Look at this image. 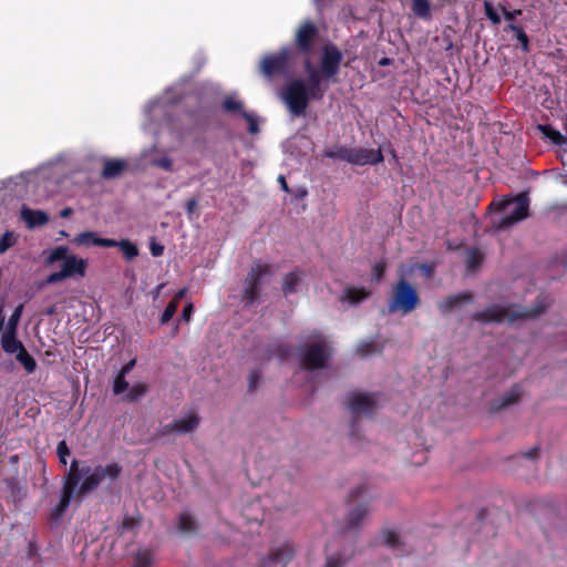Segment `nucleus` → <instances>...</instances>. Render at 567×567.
I'll use <instances>...</instances> for the list:
<instances>
[{
  "label": "nucleus",
  "instance_id": "f257e3e1",
  "mask_svg": "<svg viewBox=\"0 0 567 567\" xmlns=\"http://www.w3.org/2000/svg\"><path fill=\"white\" fill-rule=\"evenodd\" d=\"M121 473L122 467L115 462L106 465H96L94 467L89 465L80 467V462L73 460L63 482L61 498L52 508L51 517L53 519L61 518L73 498L81 499L89 495L97 489L104 480L115 482Z\"/></svg>",
  "mask_w": 567,
  "mask_h": 567
},
{
  "label": "nucleus",
  "instance_id": "f03ea898",
  "mask_svg": "<svg viewBox=\"0 0 567 567\" xmlns=\"http://www.w3.org/2000/svg\"><path fill=\"white\" fill-rule=\"evenodd\" d=\"M342 60L343 54L336 44L328 43L323 45L319 71L310 72L306 83L311 100H322L327 90V86H322V81L332 80L338 75Z\"/></svg>",
  "mask_w": 567,
  "mask_h": 567
},
{
  "label": "nucleus",
  "instance_id": "7ed1b4c3",
  "mask_svg": "<svg viewBox=\"0 0 567 567\" xmlns=\"http://www.w3.org/2000/svg\"><path fill=\"white\" fill-rule=\"evenodd\" d=\"M545 312V306L537 303L533 308H516V307H503L499 305H492L485 310L476 311L472 315V319L477 322L488 323H502L507 321L513 323L518 319H535Z\"/></svg>",
  "mask_w": 567,
  "mask_h": 567
},
{
  "label": "nucleus",
  "instance_id": "20e7f679",
  "mask_svg": "<svg viewBox=\"0 0 567 567\" xmlns=\"http://www.w3.org/2000/svg\"><path fill=\"white\" fill-rule=\"evenodd\" d=\"M513 203L515 204V208L511 214L492 221V228L494 230H506L529 216V197L527 193H520L512 199L502 198L493 200L488 206V212H505Z\"/></svg>",
  "mask_w": 567,
  "mask_h": 567
},
{
  "label": "nucleus",
  "instance_id": "39448f33",
  "mask_svg": "<svg viewBox=\"0 0 567 567\" xmlns=\"http://www.w3.org/2000/svg\"><path fill=\"white\" fill-rule=\"evenodd\" d=\"M421 303L417 289L413 284L401 277L391 288L388 312L408 315Z\"/></svg>",
  "mask_w": 567,
  "mask_h": 567
},
{
  "label": "nucleus",
  "instance_id": "423d86ee",
  "mask_svg": "<svg viewBox=\"0 0 567 567\" xmlns=\"http://www.w3.org/2000/svg\"><path fill=\"white\" fill-rule=\"evenodd\" d=\"M292 62V49L290 47H282L277 52L265 54L259 62L258 71L268 80L285 78L290 74Z\"/></svg>",
  "mask_w": 567,
  "mask_h": 567
},
{
  "label": "nucleus",
  "instance_id": "0eeeda50",
  "mask_svg": "<svg viewBox=\"0 0 567 567\" xmlns=\"http://www.w3.org/2000/svg\"><path fill=\"white\" fill-rule=\"evenodd\" d=\"M275 270L272 264L264 262L260 259L254 260L244 282L243 300L247 305H252L259 299L262 279L272 276Z\"/></svg>",
  "mask_w": 567,
  "mask_h": 567
},
{
  "label": "nucleus",
  "instance_id": "6e6552de",
  "mask_svg": "<svg viewBox=\"0 0 567 567\" xmlns=\"http://www.w3.org/2000/svg\"><path fill=\"white\" fill-rule=\"evenodd\" d=\"M326 156L332 159H340L353 165H377L383 162L384 157L380 148H351L338 146L326 152Z\"/></svg>",
  "mask_w": 567,
  "mask_h": 567
},
{
  "label": "nucleus",
  "instance_id": "1a4fd4ad",
  "mask_svg": "<svg viewBox=\"0 0 567 567\" xmlns=\"http://www.w3.org/2000/svg\"><path fill=\"white\" fill-rule=\"evenodd\" d=\"M331 358V347L324 339L305 344L299 351L300 367L308 371L326 368Z\"/></svg>",
  "mask_w": 567,
  "mask_h": 567
},
{
  "label": "nucleus",
  "instance_id": "9d476101",
  "mask_svg": "<svg viewBox=\"0 0 567 567\" xmlns=\"http://www.w3.org/2000/svg\"><path fill=\"white\" fill-rule=\"evenodd\" d=\"M282 101L295 116L305 115L311 97L303 80L293 79L288 82L281 93Z\"/></svg>",
  "mask_w": 567,
  "mask_h": 567
},
{
  "label": "nucleus",
  "instance_id": "9b49d317",
  "mask_svg": "<svg viewBox=\"0 0 567 567\" xmlns=\"http://www.w3.org/2000/svg\"><path fill=\"white\" fill-rule=\"evenodd\" d=\"M86 266V260L79 258L75 255H70L63 261L61 270L49 275V277L47 278V282L58 284L70 277H84Z\"/></svg>",
  "mask_w": 567,
  "mask_h": 567
},
{
  "label": "nucleus",
  "instance_id": "f8f14e48",
  "mask_svg": "<svg viewBox=\"0 0 567 567\" xmlns=\"http://www.w3.org/2000/svg\"><path fill=\"white\" fill-rule=\"evenodd\" d=\"M319 37V30L312 21H305L296 31L295 45L299 53L310 55Z\"/></svg>",
  "mask_w": 567,
  "mask_h": 567
},
{
  "label": "nucleus",
  "instance_id": "ddd939ff",
  "mask_svg": "<svg viewBox=\"0 0 567 567\" xmlns=\"http://www.w3.org/2000/svg\"><path fill=\"white\" fill-rule=\"evenodd\" d=\"M375 406L377 400L373 394L359 392L351 393L347 400V408L352 413L351 426H354L358 415H371Z\"/></svg>",
  "mask_w": 567,
  "mask_h": 567
},
{
  "label": "nucleus",
  "instance_id": "4468645a",
  "mask_svg": "<svg viewBox=\"0 0 567 567\" xmlns=\"http://www.w3.org/2000/svg\"><path fill=\"white\" fill-rule=\"evenodd\" d=\"M199 425V417L195 413H190L186 415L185 417L176 419L169 424L163 425L159 431L158 435L165 436L169 435L172 433L177 434H186L194 432Z\"/></svg>",
  "mask_w": 567,
  "mask_h": 567
},
{
  "label": "nucleus",
  "instance_id": "2eb2a0df",
  "mask_svg": "<svg viewBox=\"0 0 567 567\" xmlns=\"http://www.w3.org/2000/svg\"><path fill=\"white\" fill-rule=\"evenodd\" d=\"M295 556V548L290 543H285L281 546L274 548L268 556L261 559V567H268L271 564L281 565L285 567Z\"/></svg>",
  "mask_w": 567,
  "mask_h": 567
},
{
  "label": "nucleus",
  "instance_id": "dca6fc26",
  "mask_svg": "<svg viewBox=\"0 0 567 567\" xmlns=\"http://www.w3.org/2000/svg\"><path fill=\"white\" fill-rule=\"evenodd\" d=\"M74 243L80 246H99V247H115L116 240L112 238H101L95 231H82L74 238Z\"/></svg>",
  "mask_w": 567,
  "mask_h": 567
},
{
  "label": "nucleus",
  "instance_id": "f3484780",
  "mask_svg": "<svg viewBox=\"0 0 567 567\" xmlns=\"http://www.w3.org/2000/svg\"><path fill=\"white\" fill-rule=\"evenodd\" d=\"M21 219L29 229L44 226L49 223V215L40 209H31L27 206L21 208Z\"/></svg>",
  "mask_w": 567,
  "mask_h": 567
},
{
  "label": "nucleus",
  "instance_id": "a211bd4d",
  "mask_svg": "<svg viewBox=\"0 0 567 567\" xmlns=\"http://www.w3.org/2000/svg\"><path fill=\"white\" fill-rule=\"evenodd\" d=\"M127 167V162L121 158H105L103 161V169L101 177L104 179H113L120 177Z\"/></svg>",
  "mask_w": 567,
  "mask_h": 567
},
{
  "label": "nucleus",
  "instance_id": "6ab92c4d",
  "mask_svg": "<svg viewBox=\"0 0 567 567\" xmlns=\"http://www.w3.org/2000/svg\"><path fill=\"white\" fill-rule=\"evenodd\" d=\"M522 393L523 392L520 385L515 384L507 393L491 403V412L496 413L502 409L518 402Z\"/></svg>",
  "mask_w": 567,
  "mask_h": 567
},
{
  "label": "nucleus",
  "instance_id": "aec40b11",
  "mask_svg": "<svg viewBox=\"0 0 567 567\" xmlns=\"http://www.w3.org/2000/svg\"><path fill=\"white\" fill-rule=\"evenodd\" d=\"M371 292L363 287H347L341 301L347 300L351 305H358L370 297Z\"/></svg>",
  "mask_w": 567,
  "mask_h": 567
},
{
  "label": "nucleus",
  "instance_id": "412c9836",
  "mask_svg": "<svg viewBox=\"0 0 567 567\" xmlns=\"http://www.w3.org/2000/svg\"><path fill=\"white\" fill-rule=\"evenodd\" d=\"M473 299V295L471 292H461L457 295L449 296L444 301L439 303V309L441 312L446 313L452 311L457 305L461 302H470Z\"/></svg>",
  "mask_w": 567,
  "mask_h": 567
},
{
  "label": "nucleus",
  "instance_id": "4be33fe9",
  "mask_svg": "<svg viewBox=\"0 0 567 567\" xmlns=\"http://www.w3.org/2000/svg\"><path fill=\"white\" fill-rule=\"evenodd\" d=\"M301 272L290 271L282 278V292L286 297L293 295L298 291V287L301 284Z\"/></svg>",
  "mask_w": 567,
  "mask_h": 567
},
{
  "label": "nucleus",
  "instance_id": "5701e85b",
  "mask_svg": "<svg viewBox=\"0 0 567 567\" xmlns=\"http://www.w3.org/2000/svg\"><path fill=\"white\" fill-rule=\"evenodd\" d=\"M1 347L4 352L12 354L18 353L24 348L23 343L18 340L17 333L3 332L1 336Z\"/></svg>",
  "mask_w": 567,
  "mask_h": 567
},
{
  "label": "nucleus",
  "instance_id": "b1692460",
  "mask_svg": "<svg viewBox=\"0 0 567 567\" xmlns=\"http://www.w3.org/2000/svg\"><path fill=\"white\" fill-rule=\"evenodd\" d=\"M369 508L367 504H359L351 509L347 516V524L349 529L358 528L363 518L368 515Z\"/></svg>",
  "mask_w": 567,
  "mask_h": 567
},
{
  "label": "nucleus",
  "instance_id": "393cba45",
  "mask_svg": "<svg viewBox=\"0 0 567 567\" xmlns=\"http://www.w3.org/2000/svg\"><path fill=\"white\" fill-rule=\"evenodd\" d=\"M501 10L499 2L495 6L493 2L485 0L484 1V14L489 20L493 25H499L502 22L501 19Z\"/></svg>",
  "mask_w": 567,
  "mask_h": 567
},
{
  "label": "nucleus",
  "instance_id": "a878e982",
  "mask_svg": "<svg viewBox=\"0 0 567 567\" xmlns=\"http://www.w3.org/2000/svg\"><path fill=\"white\" fill-rule=\"evenodd\" d=\"M412 11L415 17L427 20L431 18V4L429 0H412Z\"/></svg>",
  "mask_w": 567,
  "mask_h": 567
},
{
  "label": "nucleus",
  "instance_id": "bb28decb",
  "mask_svg": "<svg viewBox=\"0 0 567 567\" xmlns=\"http://www.w3.org/2000/svg\"><path fill=\"white\" fill-rule=\"evenodd\" d=\"M542 133L556 145H566L567 137L550 125H539Z\"/></svg>",
  "mask_w": 567,
  "mask_h": 567
},
{
  "label": "nucleus",
  "instance_id": "cd10ccee",
  "mask_svg": "<svg viewBox=\"0 0 567 567\" xmlns=\"http://www.w3.org/2000/svg\"><path fill=\"white\" fill-rule=\"evenodd\" d=\"M178 532L183 534H192L196 530V522L188 513H182L178 516Z\"/></svg>",
  "mask_w": 567,
  "mask_h": 567
},
{
  "label": "nucleus",
  "instance_id": "c85d7f7f",
  "mask_svg": "<svg viewBox=\"0 0 567 567\" xmlns=\"http://www.w3.org/2000/svg\"><path fill=\"white\" fill-rule=\"evenodd\" d=\"M115 247L120 248L127 260H132L138 256L137 246L128 239H121L120 241L116 240Z\"/></svg>",
  "mask_w": 567,
  "mask_h": 567
},
{
  "label": "nucleus",
  "instance_id": "c756f323",
  "mask_svg": "<svg viewBox=\"0 0 567 567\" xmlns=\"http://www.w3.org/2000/svg\"><path fill=\"white\" fill-rule=\"evenodd\" d=\"M221 107L226 113H238L243 116V112H247L244 107V103L234 96H227L223 103Z\"/></svg>",
  "mask_w": 567,
  "mask_h": 567
},
{
  "label": "nucleus",
  "instance_id": "7c9ffc66",
  "mask_svg": "<svg viewBox=\"0 0 567 567\" xmlns=\"http://www.w3.org/2000/svg\"><path fill=\"white\" fill-rule=\"evenodd\" d=\"M505 31H512L515 33L517 41L519 42L522 50L527 52L529 45V38L523 30V28L516 23H508Z\"/></svg>",
  "mask_w": 567,
  "mask_h": 567
},
{
  "label": "nucleus",
  "instance_id": "2f4dec72",
  "mask_svg": "<svg viewBox=\"0 0 567 567\" xmlns=\"http://www.w3.org/2000/svg\"><path fill=\"white\" fill-rule=\"evenodd\" d=\"M16 359L23 365L28 373H32L37 368L34 358L27 351L25 348H22L21 351L17 353Z\"/></svg>",
  "mask_w": 567,
  "mask_h": 567
},
{
  "label": "nucleus",
  "instance_id": "473e14b6",
  "mask_svg": "<svg viewBox=\"0 0 567 567\" xmlns=\"http://www.w3.org/2000/svg\"><path fill=\"white\" fill-rule=\"evenodd\" d=\"M153 561L154 555L150 549H140L134 556V567H150Z\"/></svg>",
  "mask_w": 567,
  "mask_h": 567
},
{
  "label": "nucleus",
  "instance_id": "72a5a7b5",
  "mask_svg": "<svg viewBox=\"0 0 567 567\" xmlns=\"http://www.w3.org/2000/svg\"><path fill=\"white\" fill-rule=\"evenodd\" d=\"M127 393L125 395L126 401L136 402L142 396H144L148 390V386L145 383H135L131 388L127 389Z\"/></svg>",
  "mask_w": 567,
  "mask_h": 567
},
{
  "label": "nucleus",
  "instance_id": "f704fd0d",
  "mask_svg": "<svg viewBox=\"0 0 567 567\" xmlns=\"http://www.w3.org/2000/svg\"><path fill=\"white\" fill-rule=\"evenodd\" d=\"M483 262V255L478 249H471L466 259V267L470 271H475Z\"/></svg>",
  "mask_w": 567,
  "mask_h": 567
},
{
  "label": "nucleus",
  "instance_id": "c9c22d12",
  "mask_svg": "<svg viewBox=\"0 0 567 567\" xmlns=\"http://www.w3.org/2000/svg\"><path fill=\"white\" fill-rule=\"evenodd\" d=\"M18 236L12 230H7L0 237V255L4 254L9 248L16 245Z\"/></svg>",
  "mask_w": 567,
  "mask_h": 567
},
{
  "label": "nucleus",
  "instance_id": "e433bc0d",
  "mask_svg": "<svg viewBox=\"0 0 567 567\" xmlns=\"http://www.w3.org/2000/svg\"><path fill=\"white\" fill-rule=\"evenodd\" d=\"M23 306L19 305L10 316L4 332L17 333L18 324L22 315Z\"/></svg>",
  "mask_w": 567,
  "mask_h": 567
},
{
  "label": "nucleus",
  "instance_id": "4c0bfd02",
  "mask_svg": "<svg viewBox=\"0 0 567 567\" xmlns=\"http://www.w3.org/2000/svg\"><path fill=\"white\" fill-rule=\"evenodd\" d=\"M357 352L360 357H368L370 354L381 352V348L378 347L375 341H367L358 346Z\"/></svg>",
  "mask_w": 567,
  "mask_h": 567
},
{
  "label": "nucleus",
  "instance_id": "58836bf2",
  "mask_svg": "<svg viewBox=\"0 0 567 567\" xmlns=\"http://www.w3.org/2000/svg\"><path fill=\"white\" fill-rule=\"evenodd\" d=\"M68 247L65 246H59L55 247L53 250L50 251L49 256L47 257V262L53 264L55 261H64L65 258H68L70 255H68Z\"/></svg>",
  "mask_w": 567,
  "mask_h": 567
},
{
  "label": "nucleus",
  "instance_id": "ea45409f",
  "mask_svg": "<svg viewBox=\"0 0 567 567\" xmlns=\"http://www.w3.org/2000/svg\"><path fill=\"white\" fill-rule=\"evenodd\" d=\"M241 117L248 123L247 131L249 134L255 135L259 133V121L254 113L243 112Z\"/></svg>",
  "mask_w": 567,
  "mask_h": 567
},
{
  "label": "nucleus",
  "instance_id": "a19ab883",
  "mask_svg": "<svg viewBox=\"0 0 567 567\" xmlns=\"http://www.w3.org/2000/svg\"><path fill=\"white\" fill-rule=\"evenodd\" d=\"M128 389V382L126 381V377L117 373L113 381V392L118 395L124 393Z\"/></svg>",
  "mask_w": 567,
  "mask_h": 567
},
{
  "label": "nucleus",
  "instance_id": "79ce46f5",
  "mask_svg": "<svg viewBox=\"0 0 567 567\" xmlns=\"http://www.w3.org/2000/svg\"><path fill=\"white\" fill-rule=\"evenodd\" d=\"M499 10L508 23H514L513 21L523 13L520 9L509 10L506 2H499Z\"/></svg>",
  "mask_w": 567,
  "mask_h": 567
},
{
  "label": "nucleus",
  "instance_id": "37998d69",
  "mask_svg": "<svg viewBox=\"0 0 567 567\" xmlns=\"http://www.w3.org/2000/svg\"><path fill=\"white\" fill-rule=\"evenodd\" d=\"M291 353V348L288 344L278 343L270 350V355H275L278 359L286 360Z\"/></svg>",
  "mask_w": 567,
  "mask_h": 567
},
{
  "label": "nucleus",
  "instance_id": "c03bdc74",
  "mask_svg": "<svg viewBox=\"0 0 567 567\" xmlns=\"http://www.w3.org/2000/svg\"><path fill=\"white\" fill-rule=\"evenodd\" d=\"M177 310V301L172 300L165 307L162 316H161V324H166L171 321Z\"/></svg>",
  "mask_w": 567,
  "mask_h": 567
},
{
  "label": "nucleus",
  "instance_id": "a18cd8bd",
  "mask_svg": "<svg viewBox=\"0 0 567 567\" xmlns=\"http://www.w3.org/2000/svg\"><path fill=\"white\" fill-rule=\"evenodd\" d=\"M386 270V260L381 259L378 262H375L372 267V278L377 282L381 281L385 275Z\"/></svg>",
  "mask_w": 567,
  "mask_h": 567
},
{
  "label": "nucleus",
  "instance_id": "49530a36",
  "mask_svg": "<svg viewBox=\"0 0 567 567\" xmlns=\"http://www.w3.org/2000/svg\"><path fill=\"white\" fill-rule=\"evenodd\" d=\"M56 454L62 465L68 464V456L70 455V449L64 440L60 441L56 446Z\"/></svg>",
  "mask_w": 567,
  "mask_h": 567
},
{
  "label": "nucleus",
  "instance_id": "de8ad7c7",
  "mask_svg": "<svg viewBox=\"0 0 567 567\" xmlns=\"http://www.w3.org/2000/svg\"><path fill=\"white\" fill-rule=\"evenodd\" d=\"M383 536H384V543L389 547L395 549L400 546V537L395 532L389 530V529L384 530Z\"/></svg>",
  "mask_w": 567,
  "mask_h": 567
},
{
  "label": "nucleus",
  "instance_id": "09e8293b",
  "mask_svg": "<svg viewBox=\"0 0 567 567\" xmlns=\"http://www.w3.org/2000/svg\"><path fill=\"white\" fill-rule=\"evenodd\" d=\"M260 378H261V374H260L259 370L255 369L249 372V374H248V390L249 391H255L258 388Z\"/></svg>",
  "mask_w": 567,
  "mask_h": 567
},
{
  "label": "nucleus",
  "instance_id": "8fccbe9b",
  "mask_svg": "<svg viewBox=\"0 0 567 567\" xmlns=\"http://www.w3.org/2000/svg\"><path fill=\"white\" fill-rule=\"evenodd\" d=\"M140 523L141 522L138 518L133 516H125L121 525L122 532L134 529L140 525Z\"/></svg>",
  "mask_w": 567,
  "mask_h": 567
},
{
  "label": "nucleus",
  "instance_id": "3c124183",
  "mask_svg": "<svg viewBox=\"0 0 567 567\" xmlns=\"http://www.w3.org/2000/svg\"><path fill=\"white\" fill-rule=\"evenodd\" d=\"M346 559L340 555H330L327 557L324 567H343Z\"/></svg>",
  "mask_w": 567,
  "mask_h": 567
},
{
  "label": "nucleus",
  "instance_id": "603ef678",
  "mask_svg": "<svg viewBox=\"0 0 567 567\" xmlns=\"http://www.w3.org/2000/svg\"><path fill=\"white\" fill-rule=\"evenodd\" d=\"M150 251L153 257H159L164 252V246L153 238L150 243Z\"/></svg>",
  "mask_w": 567,
  "mask_h": 567
},
{
  "label": "nucleus",
  "instance_id": "864d4df0",
  "mask_svg": "<svg viewBox=\"0 0 567 567\" xmlns=\"http://www.w3.org/2000/svg\"><path fill=\"white\" fill-rule=\"evenodd\" d=\"M154 164L157 167H161V168H163L165 171H171L172 167H173V159L167 157V156H164L162 158L155 159Z\"/></svg>",
  "mask_w": 567,
  "mask_h": 567
},
{
  "label": "nucleus",
  "instance_id": "5fc2aeb1",
  "mask_svg": "<svg viewBox=\"0 0 567 567\" xmlns=\"http://www.w3.org/2000/svg\"><path fill=\"white\" fill-rule=\"evenodd\" d=\"M367 492V486L365 485H360L358 487H355L354 489L351 491L350 495H349V502H354L357 501L358 498H360L364 493Z\"/></svg>",
  "mask_w": 567,
  "mask_h": 567
},
{
  "label": "nucleus",
  "instance_id": "6e6d98bb",
  "mask_svg": "<svg viewBox=\"0 0 567 567\" xmlns=\"http://www.w3.org/2000/svg\"><path fill=\"white\" fill-rule=\"evenodd\" d=\"M193 311H194V307H193V303L192 302H188L184 308H183V311H182V319L186 322H188L192 318V315H193Z\"/></svg>",
  "mask_w": 567,
  "mask_h": 567
},
{
  "label": "nucleus",
  "instance_id": "4d7b16f0",
  "mask_svg": "<svg viewBox=\"0 0 567 567\" xmlns=\"http://www.w3.org/2000/svg\"><path fill=\"white\" fill-rule=\"evenodd\" d=\"M198 205V198L192 197L186 202V213L188 216H190Z\"/></svg>",
  "mask_w": 567,
  "mask_h": 567
},
{
  "label": "nucleus",
  "instance_id": "13d9d810",
  "mask_svg": "<svg viewBox=\"0 0 567 567\" xmlns=\"http://www.w3.org/2000/svg\"><path fill=\"white\" fill-rule=\"evenodd\" d=\"M135 364H136V360L135 359L130 360L124 365H122V368L118 371V373H121V374L126 377L132 371V369L135 367Z\"/></svg>",
  "mask_w": 567,
  "mask_h": 567
},
{
  "label": "nucleus",
  "instance_id": "bf43d9fd",
  "mask_svg": "<svg viewBox=\"0 0 567 567\" xmlns=\"http://www.w3.org/2000/svg\"><path fill=\"white\" fill-rule=\"evenodd\" d=\"M538 454H539V449L533 447L532 450H529L528 452L525 453V456L528 458L535 460L538 457Z\"/></svg>",
  "mask_w": 567,
  "mask_h": 567
},
{
  "label": "nucleus",
  "instance_id": "052dcab7",
  "mask_svg": "<svg viewBox=\"0 0 567 567\" xmlns=\"http://www.w3.org/2000/svg\"><path fill=\"white\" fill-rule=\"evenodd\" d=\"M305 70L307 72V74L309 75L310 72H313V71H318L311 63L309 56L306 59L305 61Z\"/></svg>",
  "mask_w": 567,
  "mask_h": 567
},
{
  "label": "nucleus",
  "instance_id": "680f3d73",
  "mask_svg": "<svg viewBox=\"0 0 567 567\" xmlns=\"http://www.w3.org/2000/svg\"><path fill=\"white\" fill-rule=\"evenodd\" d=\"M278 182L280 183V185H281V189H282L284 192H286V193H289V192H290V190H289V187H288V184H287V181H286V178H285V176L280 175V176L278 177Z\"/></svg>",
  "mask_w": 567,
  "mask_h": 567
},
{
  "label": "nucleus",
  "instance_id": "e2e57ef3",
  "mask_svg": "<svg viewBox=\"0 0 567 567\" xmlns=\"http://www.w3.org/2000/svg\"><path fill=\"white\" fill-rule=\"evenodd\" d=\"M73 214V209L71 207H65L60 212L61 218H68Z\"/></svg>",
  "mask_w": 567,
  "mask_h": 567
},
{
  "label": "nucleus",
  "instance_id": "0e129e2a",
  "mask_svg": "<svg viewBox=\"0 0 567 567\" xmlns=\"http://www.w3.org/2000/svg\"><path fill=\"white\" fill-rule=\"evenodd\" d=\"M420 269L426 275L430 276L432 272V267L427 265H421Z\"/></svg>",
  "mask_w": 567,
  "mask_h": 567
},
{
  "label": "nucleus",
  "instance_id": "69168bd1",
  "mask_svg": "<svg viewBox=\"0 0 567 567\" xmlns=\"http://www.w3.org/2000/svg\"><path fill=\"white\" fill-rule=\"evenodd\" d=\"M186 293V288L181 289L177 293L174 300L178 302V299L183 298Z\"/></svg>",
  "mask_w": 567,
  "mask_h": 567
},
{
  "label": "nucleus",
  "instance_id": "338daca9",
  "mask_svg": "<svg viewBox=\"0 0 567 567\" xmlns=\"http://www.w3.org/2000/svg\"><path fill=\"white\" fill-rule=\"evenodd\" d=\"M55 313V307H50L45 310L47 316H53Z\"/></svg>",
  "mask_w": 567,
  "mask_h": 567
},
{
  "label": "nucleus",
  "instance_id": "774afa93",
  "mask_svg": "<svg viewBox=\"0 0 567 567\" xmlns=\"http://www.w3.org/2000/svg\"><path fill=\"white\" fill-rule=\"evenodd\" d=\"M390 63V60L388 58H383L381 61H380V64L381 65H388Z\"/></svg>",
  "mask_w": 567,
  "mask_h": 567
}]
</instances>
